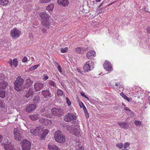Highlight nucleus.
Here are the masks:
<instances>
[{"label":"nucleus","mask_w":150,"mask_h":150,"mask_svg":"<svg viewBox=\"0 0 150 150\" xmlns=\"http://www.w3.org/2000/svg\"><path fill=\"white\" fill-rule=\"evenodd\" d=\"M54 135V139L57 142L60 143L65 142V137L64 135L62 134V132L60 130H58L55 132Z\"/></svg>","instance_id":"nucleus-1"},{"label":"nucleus","mask_w":150,"mask_h":150,"mask_svg":"<svg viewBox=\"0 0 150 150\" xmlns=\"http://www.w3.org/2000/svg\"><path fill=\"white\" fill-rule=\"evenodd\" d=\"M63 112V110L60 108H54L51 110L49 113V117L55 118L62 115Z\"/></svg>","instance_id":"nucleus-2"},{"label":"nucleus","mask_w":150,"mask_h":150,"mask_svg":"<svg viewBox=\"0 0 150 150\" xmlns=\"http://www.w3.org/2000/svg\"><path fill=\"white\" fill-rule=\"evenodd\" d=\"M24 81V80L21 77L18 76L14 82L15 89L17 91H20Z\"/></svg>","instance_id":"nucleus-3"},{"label":"nucleus","mask_w":150,"mask_h":150,"mask_svg":"<svg viewBox=\"0 0 150 150\" xmlns=\"http://www.w3.org/2000/svg\"><path fill=\"white\" fill-rule=\"evenodd\" d=\"M94 67V63L90 60L87 62L83 66V69L85 71L88 72L92 70Z\"/></svg>","instance_id":"nucleus-4"},{"label":"nucleus","mask_w":150,"mask_h":150,"mask_svg":"<svg viewBox=\"0 0 150 150\" xmlns=\"http://www.w3.org/2000/svg\"><path fill=\"white\" fill-rule=\"evenodd\" d=\"M22 150H30L31 147V143L27 139H23L20 143Z\"/></svg>","instance_id":"nucleus-5"},{"label":"nucleus","mask_w":150,"mask_h":150,"mask_svg":"<svg viewBox=\"0 0 150 150\" xmlns=\"http://www.w3.org/2000/svg\"><path fill=\"white\" fill-rule=\"evenodd\" d=\"M76 119V116L72 113L68 112L65 115L64 117V120L66 122H69Z\"/></svg>","instance_id":"nucleus-6"},{"label":"nucleus","mask_w":150,"mask_h":150,"mask_svg":"<svg viewBox=\"0 0 150 150\" xmlns=\"http://www.w3.org/2000/svg\"><path fill=\"white\" fill-rule=\"evenodd\" d=\"M21 33L20 31L16 28L12 30L11 31V35L12 37L15 38L19 37Z\"/></svg>","instance_id":"nucleus-7"},{"label":"nucleus","mask_w":150,"mask_h":150,"mask_svg":"<svg viewBox=\"0 0 150 150\" xmlns=\"http://www.w3.org/2000/svg\"><path fill=\"white\" fill-rule=\"evenodd\" d=\"M42 131V128L40 127H37L35 129H32L30 130V132L33 135H39Z\"/></svg>","instance_id":"nucleus-8"},{"label":"nucleus","mask_w":150,"mask_h":150,"mask_svg":"<svg viewBox=\"0 0 150 150\" xmlns=\"http://www.w3.org/2000/svg\"><path fill=\"white\" fill-rule=\"evenodd\" d=\"M14 138L17 140L20 141L22 139V137L19 131L17 128L14 129L13 131Z\"/></svg>","instance_id":"nucleus-9"},{"label":"nucleus","mask_w":150,"mask_h":150,"mask_svg":"<svg viewBox=\"0 0 150 150\" xmlns=\"http://www.w3.org/2000/svg\"><path fill=\"white\" fill-rule=\"evenodd\" d=\"M42 94L44 96V98H50L52 97L51 93H50L49 88L48 89L42 91Z\"/></svg>","instance_id":"nucleus-10"},{"label":"nucleus","mask_w":150,"mask_h":150,"mask_svg":"<svg viewBox=\"0 0 150 150\" xmlns=\"http://www.w3.org/2000/svg\"><path fill=\"white\" fill-rule=\"evenodd\" d=\"M44 84L39 82L35 83L34 85V88L35 91H40L43 87Z\"/></svg>","instance_id":"nucleus-11"},{"label":"nucleus","mask_w":150,"mask_h":150,"mask_svg":"<svg viewBox=\"0 0 150 150\" xmlns=\"http://www.w3.org/2000/svg\"><path fill=\"white\" fill-rule=\"evenodd\" d=\"M68 130L71 134H74L76 136L79 133L78 130L74 127H69Z\"/></svg>","instance_id":"nucleus-12"},{"label":"nucleus","mask_w":150,"mask_h":150,"mask_svg":"<svg viewBox=\"0 0 150 150\" xmlns=\"http://www.w3.org/2000/svg\"><path fill=\"white\" fill-rule=\"evenodd\" d=\"M104 69L107 71H110L112 69L111 64L109 61H106V62L103 64Z\"/></svg>","instance_id":"nucleus-13"},{"label":"nucleus","mask_w":150,"mask_h":150,"mask_svg":"<svg viewBox=\"0 0 150 150\" xmlns=\"http://www.w3.org/2000/svg\"><path fill=\"white\" fill-rule=\"evenodd\" d=\"M57 2L60 6L64 7L67 6L69 4L68 0H57Z\"/></svg>","instance_id":"nucleus-14"},{"label":"nucleus","mask_w":150,"mask_h":150,"mask_svg":"<svg viewBox=\"0 0 150 150\" xmlns=\"http://www.w3.org/2000/svg\"><path fill=\"white\" fill-rule=\"evenodd\" d=\"M117 123L120 126V127L124 129H127L129 127L128 122H118Z\"/></svg>","instance_id":"nucleus-15"},{"label":"nucleus","mask_w":150,"mask_h":150,"mask_svg":"<svg viewBox=\"0 0 150 150\" xmlns=\"http://www.w3.org/2000/svg\"><path fill=\"white\" fill-rule=\"evenodd\" d=\"M35 108L36 105L35 104H30L29 105L26 106V111L28 112H30L34 110Z\"/></svg>","instance_id":"nucleus-16"},{"label":"nucleus","mask_w":150,"mask_h":150,"mask_svg":"<svg viewBox=\"0 0 150 150\" xmlns=\"http://www.w3.org/2000/svg\"><path fill=\"white\" fill-rule=\"evenodd\" d=\"M40 15L42 19V21L49 19L50 17L48 14L45 12L40 13Z\"/></svg>","instance_id":"nucleus-17"},{"label":"nucleus","mask_w":150,"mask_h":150,"mask_svg":"<svg viewBox=\"0 0 150 150\" xmlns=\"http://www.w3.org/2000/svg\"><path fill=\"white\" fill-rule=\"evenodd\" d=\"M96 55L95 52L93 50H91L88 52L86 54V57L88 59H91Z\"/></svg>","instance_id":"nucleus-18"},{"label":"nucleus","mask_w":150,"mask_h":150,"mask_svg":"<svg viewBox=\"0 0 150 150\" xmlns=\"http://www.w3.org/2000/svg\"><path fill=\"white\" fill-rule=\"evenodd\" d=\"M50 23L49 19L42 21V24L43 27L47 28H49Z\"/></svg>","instance_id":"nucleus-19"},{"label":"nucleus","mask_w":150,"mask_h":150,"mask_svg":"<svg viewBox=\"0 0 150 150\" xmlns=\"http://www.w3.org/2000/svg\"><path fill=\"white\" fill-rule=\"evenodd\" d=\"M29 117L32 120L34 121L39 118V115L38 114H31L29 115Z\"/></svg>","instance_id":"nucleus-20"},{"label":"nucleus","mask_w":150,"mask_h":150,"mask_svg":"<svg viewBox=\"0 0 150 150\" xmlns=\"http://www.w3.org/2000/svg\"><path fill=\"white\" fill-rule=\"evenodd\" d=\"M8 83L6 81L0 83V90H4L8 86Z\"/></svg>","instance_id":"nucleus-21"},{"label":"nucleus","mask_w":150,"mask_h":150,"mask_svg":"<svg viewBox=\"0 0 150 150\" xmlns=\"http://www.w3.org/2000/svg\"><path fill=\"white\" fill-rule=\"evenodd\" d=\"M34 94L33 90V88H30L29 89L27 93L25 95V96L27 98L29 97L30 96H32Z\"/></svg>","instance_id":"nucleus-22"},{"label":"nucleus","mask_w":150,"mask_h":150,"mask_svg":"<svg viewBox=\"0 0 150 150\" xmlns=\"http://www.w3.org/2000/svg\"><path fill=\"white\" fill-rule=\"evenodd\" d=\"M4 148L6 150H15L13 147L12 146L11 144H5L4 145Z\"/></svg>","instance_id":"nucleus-23"},{"label":"nucleus","mask_w":150,"mask_h":150,"mask_svg":"<svg viewBox=\"0 0 150 150\" xmlns=\"http://www.w3.org/2000/svg\"><path fill=\"white\" fill-rule=\"evenodd\" d=\"M33 83V81L30 78L27 79L25 81V83L27 87L31 86Z\"/></svg>","instance_id":"nucleus-24"},{"label":"nucleus","mask_w":150,"mask_h":150,"mask_svg":"<svg viewBox=\"0 0 150 150\" xmlns=\"http://www.w3.org/2000/svg\"><path fill=\"white\" fill-rule=\"evenodd\" d=\"M48 147L50 150H60L57 146L55 145H48Z\"/></svg>","instance_id":"nucleus-25"},{"label":"nucleus","mask_w":150,"mask_h":150,"mask_svg":"<svg viewBox=\"0 0 150 150\" xmlns=\"http://www.w3.org/2000/svg\"><path fill=\"white\" fill-rule=\"evenodd\" d=\"M7 94L6 92L4 90H0V97L1 98H4Z\"/></svg>","instance_id":"nucleus-26"},{"label":"nucleus","mask_w":150,"mask_h":150,"mask_svg":"<svg viewBox=\"0 0 150 150\" xmlns=\"http://www.w3.org/2000/svg\"><path fill=\"white\" fill-rule=\"evenodd\" d=\"M40 97L39 96H35L33 99V101L35 104L38 103L40 100Z\"/></svg>","instance_id":"nucleus-27"},{"label":"nucleus","mask_w":150,"mask_h":150,"mask_svg":"<svg viewBox=\"0 0 150 150\" xmlns=\"http://www.w3.org/2000/svg\"><path fill=\"white\" fill-rule=\"evenodd\" d=\"M48 84L50 86H51L53 88L56 87V83L52 80H50L48 82Z\"/></svg>","instance_id":"nucleus-28"},{"label":"nucleus","mask_w":150,"mask_h":150,"mask_svg":"<svg viewBox=\"0 0 150 150\" xmlns=\"http://www.w3.org/2000/svg\"><path fill=\"white\" fill-rule=\"evenodd\" d=\"M121 95L125 99L127 100L128 102H132V99H130L126 95L124 94L123 93H120Z\"/></svg>","instance_id":"nucleus-29"},{"label":"nucleus","mask_w":150,"mask_h":150,"mask_svg":"<svg viewBox=\"0 0 150 150\" xmlns=\"http://www.w3.org/2000/svg\"><path fill=\"white\" fill-rule=\"evenodd\" d=\"M55 65L56 67H57L58 71L61 73L62 72V71L61 69V67L60 64L57 62H55Z\"/></svg>","instance_id":"nucleus-30"},{"label":"nucleus","mask_w":150,"mask_h":150,"mask_svg":"<svg viewBox=\"0 0 150 150\" xmlns=\"http://www.w3.org/2000/svg\"><path fill=\"white\" fill-rule=\"evenodd\" d=\"M54 8V6L53 4H51L49 5L46 8V9L48 11H52Z\"/></svg>","instance_id":"nucleus-31"},{"label":"nucleus","mask_w":150,"mask_h":150,"mask_svg":"<svg viewBox=\"0 0 150 150\" xmlns=\"http://www.w3.org/2000/svg\"><path fill=\"white\" fill-rule=\"evenodd\" d=\"M52 121L50 120L45 119L43 125H50L52 124Z\"/></svg>","instance_id":"nucleus-32"},{"label":"nucleus","mask_w":150,"mask_h":150,"mask_svg":"<svg viewBox=\"0 0 150 150\" xmlns=\"http://www.w3.org/2000/svg\"><path fill=\"white\" fill-rule=\"evenodd\" d=\"M8 3V0H0V4L2 5H6Z\"/></svg>","instance_id":"nucleus-33"},{"label":"nucleus","mask_w":150,"mask_h":150,"mask_svg":"<svg viewBox=\"0 0 150 150\" xmlns=\"http://www.w3.org/2000/svg\"><path fill=\"white\" fill-rule=\"evenodd\" d=\"M75 50L80 54H81L84 53L81 47L76 48Z\"/></svg>","instance_id":"nucleus-34"},{"label":"nucleus","mask_w":150,"mask_h":150,"mask_svg":"<svg viewBox=\"0 0 150 150\" xmlns=\"http://www.w3.org/2000/svg\"><path fill=\"white\" fill-rule=\"evenodd\" d=\"M57 94L59 96H61L63 94V93L62 90L58 89L57 90Z\"/></svg>","instance_id":"nucleus-35"},{"label":"nucleus","mask_w":150,"mask_h":150,"mask_svg":"<svg viewBox=\"0 0 150 150\" xmlns=\"http://www.w3.org/2000/svg\"><path fill=\"white\" fill-rule=\"evenodd\" d=\"M39 66V64L35 65L31 67L30 69V71H32L36 69Z\"/></svg>","instance_id":"nucleus-36"},{"label":"nucleus","mask_w":150,"mask_h":150,"mask_svg":"<svg viewBox=\"0 0 150 150\" xmlns=\"http://www.w3.org/2000/svg\"><path fill=\"white\" fill-rule=\"evenodd\" d=\"M116 146L117 147H118L120 149H121L123 147V144L122 143H120L117 144Z\"/></svg>","instance_id":"nucleus-37"},{"label":"nucleus","mask_w":150,"mask_h":150,"mask_svg":"<svg viewBox=\"0 0 150 150\" xmlns=\"http://www.w3.org/2000/svg\"><path fill=\"white\" fill-rule=\"evenodd\" d=\"M68 50V49L67 47H66L64 48H62L61 49V51L63 53H65L67 52Z\"/></svg>","instance_id":"nucleus-38"},{"label":"nucleus","mask_w":150,"mask_h":150,"mask_svg":"<svg viewBox=\"0 0 150 150\" xmlns=\"http://www.w3.org/2000/svg\"><path fill=\"white\" fill-rule=\"evenodd\" d=\"M17 63L18 61L17 59L16 58L14 59L13 62V66H14L15 67H16L18 64Z\"/></svg>","instance_id":"nucleus-39"},{"label":"nucleus","mask_w":150,"mask_h":150,"mask_svg":"<svg viewBox=\"0 0 150 150\" xmlns=\"http://www.w3.org/2000/svg\"><path fill=\"white\" fill-rule=\"evenodd\" d=\"M5 104L3 100H0V107L1 108H4L5 107Z\"/></svg>","instance_id":"nucleus-40"},{"label":"nucleus","mask_w":150,"mask_h":150,"mask_svg":"<svg viewBox=\"0 0 150 150\" xmlns=\"http://www.w3.org/2000/svg\"><path fill=\"white\" fill-rule=\"evenodd\" d=\"M134 123L137 126L140 127L141 124V122L140 121L135 120Z\"/></svg>","instance_id":"nucleus-41"},{"label":"nucleus","mask_w":150,"mask_h":150,"mask_svg":"<svg viewBox=\"0 0 150 150\" xmlns=\"http://www.w3.org/2000/svg\"><path fill=\"white\" fill-rule=\"evenodd\" d=\"M130 144L128 142H126L124 143L123 147L124 148H126L129 146Z\"/></svg>","instance_id":"nucleus-42"},{"label":"nucleus","mask_w":150,"mask_h":150,"mask_svg":"<svg viewBox=\"0 0 150 150\" xmlns=\"http://www.w3.org/2000/svg\"><path fill=\"white\" fill-rule=\"evenodd\" d=\"M66 102L67 103L68 106H70L71 105V101H70L69 99L67 97L66 98Z\"/></svg>","instance_id":"nucleus-43"},{"label":"nucleus","mask_w":150,"mask_h":150,"mask_svg":"<svg viewBox=\"0 0 150 150\" xmlns=\"http://www.w3.org/2000/svg\"><path fill=\"white\" fill-rule=\"evenodd\" d=\"M50 0H40V3L42 4L46 3L50 1Z\"/></svg>","instance_id":"nucleus-44"},{"label":"nucleus","mask_w":150,"mask_h":150,"mask_svg":"<svg viewBox=\"0 0 150 150\" xmlns=\"http://www.w3.org/2000/svg\"><path fill=\"white\" fill-rule=\"evenodd\" d=\"M81 47L82 49V50L83 51V52L87 50L88 49V47L87 45H85L83 47Z\"/></svg>","instance_id":"nucleus-45"},{"label":"nucleus","mask_w":150,"mask_h":150,"mask_svg":"<svg viewBox=\"0 0 150 150\" xmlns=\"http://www.w3.org/2000/svg\"><path fill=\"white\" fill-rule=\"evenodd\" d=\"M43 135H46L48 133L49 131L47 129H45L43 131Z\"/></svg>","instance_id":"nucleus-46"},{"label":"nucleus","mask_w":150,"mask_h":150,"mask_svg":"<svg viewBox=\"0 0 150 150\" xmlns=\"http://www.w3.org/2000/svg\"><path fill=\"white\" fill-rule=\"evenodd\" d=\"M45 119L43 118H41L39 119V122L40 123L43 124Z\"/></svg>","instance_id":"nucleus-47"},{"label":"nucleus","mask_w":150,"mask_h":150,"mask_svg":"<svg viewBox=\"0 0 150 150\" xmlns=\"http://www.w3.org/2000/svg\"><path fill=\"white\" fill-rule=\"evenodd\" d=\"M28 61V58L26 56L24 57L23 60L22 62H25Z\"/></svg>","instance_id":"nucleus-48"},{"label":"nucleus","mask_w":150,"mask_h":150,"mask_svg":"<svg viewBox=\"0 0 150 150\" xmlns=\"http://www.w3.org/2000/svg\"><path fill=\"white\" fill-rule=\"evenodd\" d=\"M4 78V76L2 74H0V80H3Z\"/></svg>","instance_id":"nucleus-49"},{"label":"nucleus","mask_w":150,"mask_h":150,"mask_svg":"<svg viewBox=\"0 0 150 150\" xmlns=\"http://www.w3.org/2000/svg\"><path fill=\"white\" fill-rule=\"evenodd\" d=\"M124 109L125 110L128 111L129 113H131L132 112V111L128 107H125L124 108Z\"/></svg>","instance_id":"nucleus-50"},{"label":"nucleus","mask_w":150,"mask_h":150,"mask_svg":"<svg viewBox=\"0 0 150 150\" xmlns=\"http://www.w3.org/2000/svg\"><path fill=\"white\" fill-rule=\"evenodd\" d=\"M81 95L83 97H84L85 98H87V99L88 100H89L87 96L86 95H85V94L84 93H82L81 94Z\"/></svg>","instance_id":"nucleus-51"},{"label":"nucleus","mask_w":150,"mask_h":150,"mask_svg":"<svg viewBox=\"0 0 150 150\" xmlns=\"http://www.w3.org/2000/svg\"><path fill=\"white\" fill-rule=\"evenodd\" d=\"M82 104H83V110L84 111V112H86V111H87V109H86V107L84 105L83 103H82Z\"/></svg>","instance_id":"nucleus-52"},{"label":"nucleus","mask_w":150,"mask_h":150,"mask_svg":"<svg viewBox=\"0 0 150 150\" xmlns=\"http://www.w3.org/2000/svg\"><path fill=\"white\" fill-rule=\"evenodd\" d=\"M84 112L85 113L86 117L87 118H88L89 117V115L87 111H86V112Z\"/></svg>","instance_id":"nucleus-53"},{"label":"nucleus","mask_w":150,"mask_h":150,"mask_svg":"<svg viewBox=\"0 0 150 150\" xmlns=\"http://www.w3.org/2000/svg\"><path fill=\"white\" fill-rule=\"evenodd\" d=\"M146 30L148 33H150V27H148L146 28Z\"/></svg>","instance_id":"nucleus-54"},{"label":"nucleus","mask_w":150,"mask_h":150,"mask_svg":"<svg viewBox=\"0 0 150 150\" xmlns=\"http://www.w3.org/2000/svg\"><path fill=\"white\" fill-rule=\"evenodd\" d=\"M82 103H83V102H81L79 103L80 106L81 108H82V106L83 107V104Z\"/></svg>","instance_id":"nucleus-55"},{"label":"nucleus","mask_w":150,"mask_h":150,"mask_svg":"<svg viewBox=\"0 0 150 150\" xmlns=\"http://www.w3.org/2000/svg\"><path fill=\"white\" fill-rule=\"evenodd\" d=\"M5 141L6 142L5 143V144H8V143L9 144H10V142H8L7 139H6Z\"/></svg>","instance_id":"nucleus-56"},{"label":"nucleus","mask_w":150,"mask_h":150,"mask_svg":"<svg viewBox=\"0 0 150 150\" xmlns=\"http://www.w3.org/2000/svg\"><path fill=\"white\" fill-rule=\"evenodd\" d=\"M48 76H46L45 77L44 79H45V80H46L47 79H48Z\"/></svg>","instance_id":"nucleus-57"},{"label":"nucleus","mask_w":150,"mask_h":150,"mask_svg":"<svg viewBox=\"0 0 150 150\" xmlns=\"http://www.w3.org/2000/svg\"><path fill=\"white\" fill-rule=\"evenodd\" d=\"M77 69L78 72H79L80 73L81 72V70L79 68H77Z\"/></svg>","instance_id":"nucleus-58"},{"label":"nucleus","mask_w":150,"mask_h":150,"mask_svg":"<svg viewBox=\"0 0 150 150\" xmlns=\"http://www.w3.org/2000/svg\"><path fill=\"white\" fill-rule=\"evenodd\" d=\"M2 140V136L1 135H0V143H1Z\"/></svg>","instance_id":"nucleus-59"},{"label":"nucleus","mask_w":150,"mask_h":150,"mask_svg":"<svg viewBox=\"0 0 150 150\" xmlns=\"http://www.w3.org/2000/svg\"><path fill=\"white\" fill-rule=\"evenodd\" d=\"M104 4V2H102L101 4L99 6V7H101L103 5V4Z\"/></svg>","instance_id":"nucleus-60"},{"label":"nucleus","mask_w":150,"mask_h":150,"mask_svg":"<svg viewBox=\"0 0 150 150\" xmlns=\"http://www.w3.org/2000/svg\"><path fill=\"white\" fill-rule=\"evenodd\" d=\"M95 3V1H93L91 3V4H92L93 5H94Z\"/></svg>","instance_id":"nucleus-61"},{"label":"nucleus","mask_w":150,"mask_h":150,"mask_svg":"<svg viewBox=\"0 0 150 150\" xmlns=\"http://www.w3.org/2000/svg\"><path fill=\"white\" fill-rule=\"evenodd\" d=\"M13 62L11 60L9 62V63L11 64L12 63H13Z\"/></svg>","instance_id":"nucleus-62"},{"label":"nucleus","mask_w":150,"mask_h":150,"mask_svg":"<svg viewBox=\"0 0 150 150\" xmlns=\"http://www.w3.org/2000/svg\"><path fill=\"white\" fill-rule=\"evenodd\" d=\"M84 71H81V72L80 73L82 74H83V75L84 74Z\"/></svg>","instance_id":"nucleus-63"},{"label":"nucleus","mask_w":150,"mask_h":150,"mask_svg":"<svg viewBox=\"0 0 150 150\" xmlns=\"http://www.w3.org/2000/svg\"><path fill=\"white\" fill-rule=\"evenodd\" d=\"M78 150H84L83 148H81L80 149H79Z\"/></svg>","instance_id":"nucleus-64"}]
</instances>
